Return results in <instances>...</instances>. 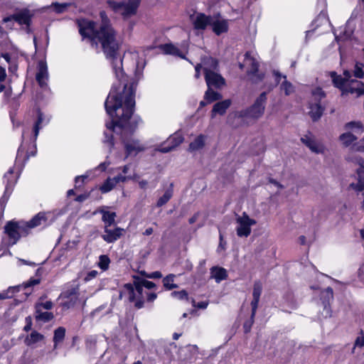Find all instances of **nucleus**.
<instances>
[{
  "label": "nucleus",
  "mask_w": 364,
  "mask_h": 364,
  "mask_svg": "<svg viewBox=\"0 0 364 364\" xmlns=\"http://www.w3.org/2000/svg\"><path fill=\"white\" fill-rule=\"evenodd\" d=\"M210 26H212L213 32L218 36L227 32L228 29V21L225 19H215L212 18Z\"/></svg>",
  "instance_id": "obj_29"
},
{
  "label": "nucleus",
  "mask_w": 364,
  "mask_h": 364,
  "mask_svg": "<svg viewBox=\"0 0 364 364\" xmlns=\"http://www.w3.org/2000/svg\"><path fill=\"white\" fill-rule=\"evenodd\" d=\"M110 263V259L107 255H102L99 257L97 266L102 270L106 271L108 269Z\"/></svg>",
  "instance_id": "obj_40"
},
{
  "label": "nucleus",
  "mask_w": 364,
  "mask_h": 364,
  "mask_svg": "<svg viewBox=\"0 0 364 364\" xmlns=\"http://www.w3.org/2000/svg\"><path fill=\"white\" fill-rule=\"evenodd\" d=\"M124 147L127 151V156L125 159L128 156H135L139 152L143 151L145 150V147L139 143L138 140H135L134 139H123Z\"/></svg>",
  "instance_id": "obj_21"
},
{
  "label": "nucleus",
  "mask_w": 364,
  "mask_h": 364,
  "mask_svg": "<svg viewBox=\"0 0 364 364\" xmlns=\"http://www.w3.org/2000/svg\"><path fill=\"white\" fill-rule=\"evenodd\" d=\"M16 290V287H9L6 291L0 292V300L11 298Z\"/></svg>",
  "instance_id": "obj_46"
},
{
  "label": "nucleus",
  "mask_w": 364,
  "mask_h": 364,
  "mask_svg": "<svg viewBox=\"0 0 364 364\" xmlns=\"http://www.w3.org/2000/svg\"><path fill=\"white\" fill-rule=\"evenodd\" d=\"M161 49L165 54L172 55L181 58H185L186 54L188 53V43L183 42L181 44L180 48L172 43H166L161 45Z\"/></svg>",
  "instance_id": "obj_14"
},
{
  "label": "nucleus",
  "mask_w": 364,
  "mask_h": 364,
  "mask_svg": "<svg viewBox=\"0 0 364 364\" xmlns=\"http://www.w3.org/2000/svg\"><path fill=\"white\" fill-rule=\"evenodd\" d=\"M65 328L64 327H58L54 331L53 343L54 349L57 348L58 345L65 338Z\"/></svg>",
  "instance_id": "obj_37"
},
{
  "label": "nucleus",
  "mask_w": 364,
  "mask_h": 364,
  "mask_svg": "<svg viewBox=\"0 0 364 364\" xmlns=\"http://www.w3.org/2000/svg\"><path fill=\"white\" fill-rule=\"evenodd\" d=\"M45 336L36 330L32 331L24 339V343L29 347H35L38 343L43 342Z\"/></svg>",
  "instance_id": "obj_26"
},
{
  "label": "nucleus",
  "mask_w": 364,
  "mask_h": 364,
  "mask_svg": "<svg viewBox=\"0 0 364 364\" xmlns=\"http://www.w3.org/2000/svg\"><path fill=\"white\" fill-rule=\"evenodd\" d=\"M53 306V304L51 301H43L42 298L39 299L38 302L35 304V309H46L50 310Z\"/></svg>",
  "instance_id": "obj_41"
},
{
  "label": "nucleus",
  "mask_w": 364,
  "mask_h": 364,
  "mask_svg": "<svg viewBox=\"0 0 364 364\" xmlns=\"http://www.w3.org/2000/svg\"><path fill=\"white\" fill-rule=\"evenodd\" d=\"M137 178V176L129 177L119 174L114 178H108L100 187V190L102 193H106L112 191L119 182H125L128 179L136 180Z\"/></svg>",
  "instance_id": "obj_15"
},
{
  "label": "nucleus",
  "mask_w": 364,
  "mask_h": 364,
  "mask_svg": "<svg viewBox=\"0 0 364 364\" xmlns=\"http://www.w3.org/2000/svg\"><path fill=\"white\" fill-rule=\"evenodd\" d=\"M273 74L275 76L277 83H279L282 79L283 81L280 85V89L286 95H289L294 92V87L287 80L286 75H282L278 71L274 70Z\"/></svg>",
  "instance_id": "obj_24"
},
{
  "label": "nucleus",
  "mask_w": 364,
  "mask_h": 364,
  "mask_svg": "<svg viewBox=\"0 0 364 364\" xmlns=\"http://www.w3.org/2000/svg\"><path fill=\"white\" fill-rule=\"evenodd\" d=\"M5 232L7 234L9 245H15L21 236H26L28 231L24 224L9 222L5 226Z\"/></svg>",
  "instance_id": "obj_9"
},
{
  "label": "nucleus",
  "mask_w": 364,
  "mask_h": 364,
  "mask_svg": "<svg viewBox=\"0 0 364 364\" xmlns=\"http://www.w3.org/2000/svg\"><path fill=\"white\" fill-rule=\"evenodd\" d=\"M201 68L203 69V60L201 61V63L197 64L195 67V70H196L195 77L196 78H199L200 75V70Z\"/></svg>",
  "instance_id": "obj_56"
},
{
  "label": "nucleus",
  "mask_w": 364,
  "mask_h": 364,
  "mask_svg": "<svg viewBox=\"0 0 364 364\" xmlns=\"http://www.w3.org/2000/svg\"><path fill=\"white\" fill-rule=\"evenodd\" d=\"M100 213L102 215V220L105 223V225L110 227L114 224L117 216L114 212L102 210Z\"/></svg>",
  "instance_id": "obj_36"
},
{
  "label": "nucleus",
  "mask_w": 364,
  "mask_h": 364,
  "mask_svg": "<svg viewBox=\"0 0 364 364\" xmlns=\"http://www.w3.org/2000/svg\"><path fill=\"white\" fill-rule=\"evenodd\" d=\"M54 315L52 312L43 311L41 309H35V318L36 321L48 322L53 319Z\"/></svg>",
  "instance_id": "obj_33"
},
{
  "label": "nucleus",
  "mask_w": 364,
  "mask_h": 364,
  "mask_svg": "<svg viewBox=\"0 0 364 364\" xmlns=\"http://www.w3.org/2000/svg\"><path fill=\"white\" fill-rule=\"evenodd\" d=\"M141 0H128L127 2L107 0V4L115 13L120 14L124 18L134 15Z\"/></svg>",
  "instance_id": "obj_7"
},
{
  "label": "nucleus",
  "mask_w": 364,
  "mask_h": 364,
  "mask_svg": "<svg viewBox=\"0 0 364 364\" xmlns=\"http://www.w3.org/2000/svg\"><path fill=\"white\" fill-rule=\"evenodd\" d=\"M70 5V4L68 3L59 4L58 2H53L50 5V7H53L56 13L60 14L64 12Z\"/></svg>",
  "instance_id": "obj_44"
},
{
  "label": "nucleus",
  "mask_w": 364,
  "mask_h": 364,
  "mask_svg": "<svg viewBox=\"0 0 364 364\" xmlns=\"http://www.w3.org/2000/svg\"><path fill=\"white\" fill-rule=\"evenodd\" d=\"M257 221L250 218L246 213H243L241 215L236 218V232L240 237H247L251 234V227L256 225Z\"/></svg>",
  "instance_id": "obj_10"
},
{
  "label": "nucleus",
  "mask_w": 364,
  "mask_h": 364,
  "mask_svg": "<svg viewBox=\"0 0 364 364\" xmlns=\"http://www.w3.org/2000/svg\"><path fill=\"white\" fill-rule=\"evenodd\" d=\"M228 276L227 270L223 267L215 266L210 269V277L214 279L216 283H220L226 279Z\"/></svg>",
  "instance_id": "obj_27"
},
{
  "label": "nucleus",
  "mask_w": 364,
  "mask_h": 364,
  "mask_svg": "<svg viewBox=\"0 0 364 364\" xmlns=\"http://www.w3.org/2000/svg\"><path fill=\"white\" fill-rule=\"evenodd\" d=\"M109 164H110V162H109V161H105V162L101 163V164L98 166L97 168H100V169H101L102 171H105V170L107 168V167Z\"/></svg>",
  "instance_id": "obj_58"
},
{
  "label": "nucleus",
  "mask_w": 364,
  "mask_h": 364,
  "mask_svg": "<svg viewBox=\"0 0 364 364\" xmlns=\"http://www.w3.org/2000/svg\"><path fill=\"white\" fill-rule=\"evenodd\" d=\"M331 77L334 85L341 91L342 96L350 94L358 97L364 95V82L352 79L350 71L345 70L343 77L333 73Z\"/></svg>",
  "instance_id": "obj_3"
},
{
  "label": "nucleus",
  "mask_w": 364,
  "mask_h": 364,
  "mask_svg": "<svg viewBox=\"0 0 364 364\" xmlns=\"http://www.w3.org/2000/svg\"><path fill=\"white\" fill-rule=\"evenodd\" d=\"M206 139L207 136L205 135H198L193 141L190 143L188 149V151L193 153L203 149L205 146Z\"/></svg>",
  "instance_id": "obj_30"
},
{
  "label": "nucleus",
  "mask_w": 364,
  "mask_h": 364,
  "mask_svg": "<svg viewBox=\"0 0 364 364\" xmlns=\"http://www.w3.org/2000/svg\"><path fill=\"white\" fill-rule=\"evenodd\" d=\"M171 296L177 299H179V300H183V299L188 300V293L186 290L173 291L171 293Z\"/></svg>",
  "instance_id": "obj_45"
},
{
  "label": "nucleus",
  "mask_w": 364,
  "mask_h": 364,
  "mask_svg": "<svg viewBox=\"0 0 364 364\" xmlns=\"http://www.w3.org/2000/svg\"><path fill=\"white\" fill-rule=\"evenodd\" d=\"M50 118L44 115L40 110L37 112V120L32 127H26L23 129V142L17 151L16 164L20 162L23 164L31 156H35L36 146L35 141L38 137L39 130L48 124Z\"/></svg>",
  "instance_id": "obj_2"
},
{
  "label": "nucleus",
  "mask_w": 364,
  "mask_h": 364,
  "mask_svg": "<svg viewBox=\"0 0 364 364\" xmlns=\"http://www.w3.org/2000/svg\"><path fill=\"white\" fill-rule=\"evenodd\" d=\"M301 140L312 152L316 154L324 153L325 146L323 144L316 141L311 136L305 135Z\"/></svg>",
  "instance_id": "obj_22"
},
{
  "label": "nucleus",
  "mask_w": 364,
  "mask_h": 364,
  "mask_svg": "<svg viewBox=\"0 0 364 364\" xmlns=\"http://www.w3.org/2000/svg\"><path fill=\"white\" fill-rule=\"evenodd\" d=\"M192 304L194 307L201 309H206L208 305L207 301H200L196 304L194 299H192Z\"/></svg>",
  "instance_id": "obj_48"
},
{
  "label": "nucleus",
  "mask_w": 364,
  "mask_h": 364,
  "mask_svg": "<svg viewBox=\"0 0 364 364\" xmlns=\"http://www.w3.org/2000/svg\"><path fill=\"white\" fill-rule=\"evenodd\" d=\"M364 65L361 63H356L353 70V75L357 78H363L364 77Z\"/></svg>",
  "instance_id": "obj_43"
},
{
  "label": "nucleus",
  "mask_w": 364,
  "mask_h": 364,
  "mask_svg": "<svg viewBox=\"0 0 364 364\" xmlns=\"http://www.w3.org/2000/svg\"><path fill=\"white\" fill-rule=\"evenodd\" d=\"M203 71L208 87L220 89L225 84V80L219 73L218 61L211 58H203Z\"/></svg>",
  "instance_id": "obj_4"
},
{
  "label": "nucleus",
  "mask_w": 364,
  "mask_h": 364,
  "mask_svg": "<svg viewBox=\"0 0 364 364\" xmlns=\"http://www.w3.org/2000/svg\"><path fill=\"white\" fill-rule=\"evenodd\" d=\"M132 56L133 59H135L136 61V70H135V76L138 79H139L142 75L143 69L145 67V60L141 58H139V53L137 52L132 53Z\"/></svg>",
  "instance_id": "obj_32"
},
{
  "label": "nucleus",
  "mask_w": 364,
  "mask_h": 364,
  "mask_svg": "<svg viewBox=\"0 0 364 364\" xmlns=\"http://www.w3.org/2000/svg\"><path fill=\"white\" fill-rule=\"evenodd\" d=\"M88 176L87 175H82L80 176H77L75 178V186H80L81 184L83 183L84 181L87 178Z\"/></svg>",
  "instance_id": "obj_51"
},
{
  "label": "nucleus",
  "mask_w": 364,
  "mask_h": 364,
  "mask_svg": "<svg viewBox=\"0 0 364 364\" xmlns=\"http://www.w3.org/2000/svg\"><path fill=\"white\" fill-rule=\"evenodd\" d=\"M38 70L36 73V78L38 85L41 87H47V82L48 80V72L46 62L40 60L38 63Z\"/></svg>",
  "instance_id": "obj_20"
},
{
  "label": "nucleus",
  "mask_w": 364,
  "mask_h": 364,
  "mask_svg": "<svg viewBox=\"0 0 364 364\" xmlns=\"http://www.w3.org/2000/svg\"><path fill=\"white\" fill-rule=\"evenodd\" d=\"M155 284L152 282L143 280L134 284H126L123 290L120 292L119 298L122 299L123 294H127L130 301L135 302V306L140 309L144 304V287L147 289H152Z\"/></svg>",
  "instance_id": "obj_5"
},
{
  "label": "nucleus",
  "mask_w": 364,
  "mask_h": 364,
  "mask_svg": "<svg viewBox=\"0 0 364 364\" xmlns=\"http://www.w3.org/2000/svg\"><path fill=\"white\" fill-rule=\"evenodd\" d=\"M183 141V137L180 132H175L173 135L168 138L164 144H168L167 146H164V144L161 145V147L157 149L156 150L163 152L167 153L173 150L174 148L180 145Z\"/></svg>",
  "instance_id": "obj_18"
},
{
  "label": "nucleus",
  "mask_w": 364,
  "mask_h": 364,
  "mask_svg": "<svg viewBox=\"0 0 364 364\" xmlns=\"http://www.w3.org/2000/svg\"><path fill=\"white\" fill-rule=\"evenodd\" d=\"M101 23L85 18H78L76 23L79 33L83 39H87L92 46L100 44L106 57L111 60L113 71L119 85H113L105 102L107 114L112 122L106 124L107 128L115 132L116 128L122 129L123 132H132L139 122V117L131 119L135 106L136 86L128 85L127 76L122 68V59L119 55L121 46L117 33L113 28L105 11L100 13Z\"/></svg>",
  "instance_id": "obj_1"
},
{
  "label": "nucleus",
  "mask_w": 364,
  "mask_h": 364,
  "mask_svg": "<svg viewBox=\"0 0 364 364\" xmlns=\"http://www.w3.org/2000/svg\"><path fill=\"white\" fill-rule=\"evenodd\" d=\"M174 278L175 275L171 274L163 279L164 286L166 289L171 290L178 287L177 284L173 283Z\"/></svg>",
  "instance_id": "obj_39"
},
{
  "label": "nucleus",
  "mask_w": 364,
  "mask_h": 364,
  "mask_svg": "<svg viewBox=\"0 0 364 364\" xmlns=\"http://www.w3.org/2000/svg\"><path fill=\"white\" fill-rule=\"evenodd\" d=\"M153 231L154 230L152 228H148L147 229L145 230L143 234L144 235H150L153 233Z\"/></svg>",
  "instance_id": "obj_64"
},
{
  "label": "nucleus",
  "mask_w": 364,
  "mask_h": 364,
  "mask_svg": "<svg viewBox=\"0 0 364 364\" xmlns=\"http://www.w3.org/2000/svg\"><path fill=\"white\" fill-rule=\"evenodd\" d=\"M355 347H364V335H361L360 336H358L355 342Z\"/></svg>",
  "instance_id": "obj_52"
},
{
  "label": "nucleus",
  "mask_w": 364,
  "mask_h": 364,
  "mask_svg": "<svg viewBox=\"0 0 364 364\" xmlns=\"http://www.w3.org/2000/svg\"><path fill=\"white\" fill-rule=\"evenodd\" d=\"M198 218V213H196L193 217H191L189 219V223L190 224L194 223L197 220Z\"/></svg>",
  "instance_id": "obj_63"
},
{
  "label": "nucleus",
  "mask_w": 364,
  "mask_h": 364,
  "mask_svg": "<svg viewBox=\"0 0 364 364\" xmlns=\"http://www.w3.org/2000/svg\"><path fill=\"white\" fill-rule=\"evenodd\" d=\"M346 130H353L358 134H362L364 132V125L360 121H351L344 125Z\"/></svg>",
  "instance_id": "obj_35"
},
{
  "label": "nucleus",
  "mask_w": 364,
  "mask_h": 364,
  "mask_svg": "<svg viewBox=\"0 0 364 364\" xmlns=\"http://www.w3.org/2000/svg\"><path fill=\"white\" fill-rule=\"evenodd\" d=\"M139 186L141 189H146L148 186V182L145 180L139 181Z\"/></svg>",
  "instance_id": "obj_59"
},
{
  "label": "nucleus",
  "mask_w": 364,
  "mask_h": 364,
  "mask_svg": "<svg viewBox=\"0 0 364 364\" xmlns=\"http://www.w3.org/2000/svg\"><path fill=\"white\" fill-rule=\"evenodd\" d=\"M146 296H147V299L149 301H154L156 298V295L155 294H154V293L146 292Z\"/></svg>",
  "instance_id": "obj_60"
},
{
  "label": "nucleus",
  "mask_w": 364,
  "mask_h": 364,
  "mask_svg": "<svg viewBox=\"0 0 364 364\" xmlns=\"http://www.w3.org/2000/svg\"><path fill=\"white\" fill-rule=\"evenodd\" d=\"M161 277H162V274L159 271L153 272L151 274L147 275V277L151 278V279H158V278H161Z\"/></svg>",
  "instance_id": "obj_55"
},
{
  "label": "nucleus",
  "mask_w": 364,
  "mask_h": 364,
  "mask_svg": "<svg viewBox=\"0 0 364 364\" xmlns=\"http://www.w3.org/2000/svg\"><path fill=\"white\" fill-rule=\"evenodd\" d=\"M60 298L64 300L62 306L64 308L70 309L73 307L79 300L78 287H74L61 293Z\"/></svg>",
  "instance_id": "obj_12"
},
{
  "label": "nucleus",
  "mask_w": 364,
  "mask_h": 364,
  "mask_svg": "<svg viewBox=\"0 0 364 364\" xmlns=\"http://www.w3.org/2000/svg\"><path fill=\"white\" fill-rule=\"evenodd\" d=\"M312 97L309 102V114L313 121L319 119L324 111V107L320 104V100L326 97L324 92L317 87L312 91Z\"/></svg>",
  "instance_id": "obj_8"
},
{
  "label": "nucleus",
  "mask_w": 364,
  "mask_h": 364,
  "mask_svg": "<svg viewBox=\"0 0 364 364\" xmlns=\"http://www.w3.org/2000/svg\"><path fill=\"white\" fill-rule=\"evenodd\" d=\"M355 162L359 166V168L356 170L358 182L352 183L351 186L356 191L363 192L364 194V159L361 156H357L355 159Z\"/></svg>",
  "instance_id": "obj_17"
},
{
  "label": "nucleus",
  "mask_w": 364,
  "mask_h": 364,
  "mask_svg": "<svg viewBox=\"0 0 364 364\" xmlns=\"http://www.w3.org/2000/svg\"><path fill=\"white\" fill-rule=\"evenodd\" d=\"M225 242H224V240H223V235L220 233V244H219V247L218 248H222V249H225Z\"/></svg>",
  "instance_id": "obj_61"
},
{
  "label": "nucleus",
  "mask_w": 364,
  "mask_h": 364,
  "mask_svg": "<svg viewBox=\"0 0 364 364\" xmlns=\"http://www.w3.org/2000/svg\"><path fill=\"white\" fill-rule=\"evenodd\" d=\"M245 65L251 66V69L247 71V75L251 76L250 80L252 83H258L264 79L263 73H257L259 66L258 63L250 55L249 52H247L245 54L244 64L240 63V68L243 69Z\"/></svg>",
  "instance_id": "obj_11"
},
{
  "label": "nucleus",
  "mask_w": 364,
  "mask_h": 364,
  "mask_svg": "<svg viewBox=\"0 0 364 364\" xmlns=\"http://www.w3.org/2000/svg\"><path fill=\"white\" fill-rule=\"evenodd\" d=\"M230 105V100H225L215 104L212 110V117H214L217 114L220 115L224 114Z\"/></svg>",
  "instance_id": "obj_31"
},
{
  "label": "nucleus",
  "mask_w": 364,
  "mask_h": 364,
  "mask_svg": "<svg viewBox=\"0 0 364 364\" xmlns=\"http://www.w3.org/2000/svg\"><path fill=\"white\" fill-rule=\"evenodd\" d=\"M267 93L263 92L255 100L254 104L249 108L242 110L236 114L238 117L257 119L260 118L265 109Z\"/></svg>",
  "instance_id": "obj_6"
},
{
  "label": "nucleus",
  "mask_w": 364,
  "mask_h": 364,
  "mask_svg": "<svg viewBox=\"0 0 364 364\" xmlns=\"http://www.w3.org/2000/svg\"><path fill=\"white\" fill-rule=\"evenodd\" d=\"M124 232V229L119 227L112 228V226L105 225L102 237L107 243H112L119 239Z\"/></svg>",
  "instance_id": "obj_16"
},
{
  "label": "nucleus",
  "mask_w": 364,
  "mask_h": 364,
  "mask_svg": "<svg viewBox=\"0 0 364 364\" xmlns=\"http://www.w3.org/2000/svg\"><path fill=\"white\" fill-rule=\"evenodd\" d=\"M212 17L204 14L196 13L191 16V21L196 30H205L208 25H210Z\"/></svg>",
  "instance_id": "obj_19"
},
{
  "label": "nucleus",
  "mask_w": 364,
  "mask_h": 364,
  "mask_svg": "<svg viewBox=\"0 0 364 364\" xmlns=\"http://www.w3.org/2000/svg\"><path fill=\"white\" fill-rule=\"evenodd\" d=\"M47 214L46 213H39L35 215L29 222L24 224L28 230L31 228H33L40 225H47Z\"/></svg>",
  "instance_id": "obj_28"
},
{
  "label": "nucleus",
  "mask_w": 364,
  "mask_h": 364,
  "mask_svg": "<svg viewBox=\"0 0 364 364\" xmlns=\"http://www.w3.org/2000/svg\"><path fill=\"white\" fill-rule=\"evenodd\" d=\"M222 97L221 95L218 92L213 90L211 88H208L207 91L205 93V100H207L208 102H211L219 100Z\"/></svg>",
  "instance_id": "obj_38"
},
{
  "label": "nucleus",
  "mask_w": 364,
  "mask_h": 364,
  "mask_svg": "<svg viewBox=\"0 0 364 364\" xmlns=\"http://www.w3.org/2000/svg\"><path fill=\"white\" fill-rule=\"evenodd\" d=\"M6 77V70L4 68L0 67V82L4 81Z\"/></svg>",
  "instance_id": "obj_57"
},
{
  "label": "nucleus",
  "mask_w": 364,
  "mask_h": 364,
  "mask_svg": "<svg viewBox=\"0 0 364 364\" xmlns=\"http://www.w3.org/2000/svg\"><path fill=\"white\" fill-rule=\"evenodd\" d=\"M40 283V280L38 279H30L28 282L25 284V287H29L31 286H34Z\"/></svg>",
  "instance_id": "obj_54"
},
{
  "label": "nucleus",
  "mask_w": 364,
  "mask_h": 364,
  "mask_svg": "<svg viewBox=\"0 0 364 364\" xmlns=\"http://www.w3.org/2000/svg\"><path fill=\"white\" fill-rule=\"evenodd\" d=\"M17 178V176L14 174L13 168H10L4 174V179L6 182V188L4 197H5L6 195L9 196L11 193L13 188L16 183Z\"/></svg>",
  "instance_id": "obj_25"
},
{
  "label": "nucleus",
  "mask_w": 364,
  "mask_h": 364,
  "mask_svg": "<svg viewBox=\"0 0 364 364\" xmlns=\"http://www.w3.org/2000/svg\"><path fill=\"white\" fill-rule=\"evenodd\" d=\"M269 182L272 184H274V186H276L277 187H278L279 188H283L284 186L279 183V182H277V181H275L274 179H272V178H270L269 179Z\"/></svg>",
  "instance_id": "obj_62"
},
{
  "label": "nucleus",
  "mask_w": 364,
  "mask_h": 364,
  "mask_svg": "<svg viewBox=\"0 0 364 364\" xmlns=\"http://www.w3.org/2000/svg\"><path fill=\"white\" fill-rule=\"evenodd\" d=\"M262 291V283L259 281H256L254 283L253 286V291H252V301L251 302L252 306V314H251V318L253 319V318L255 316L257 309L258 307V304L259 302L260 296Z\"/></svg>",
  "instance_id": "obj_23"
},
{
  "label": "nucleus",
  "mask_w": 364,
  "mask_h": 364,
  "mask_svg": "<svg viewBox=\"0 0 364 364\" xmlns=\"http://www.w3.org/2000/svg\"><path fill=\"white\" fill-rule=\"evenodd\" d=\"M25 321H26V326L23 327V331H29L31 330V328H32V318L30 316L26 317L25 318Z\"/></svg>",
  "instance_id": "obj_49"
},
{
  "label": "nucleus",
  "mask_w": 364,
  "mask_h": 364,
  "mask_svg": "<svg viewBox=\"0 0 364 364\" xmlns=\"http://www.w3.org/2000/svg\"><path fill=\"white\" fill-rule=\"evenodd\" d=\"M105 139L103 140L104 144L107 146L109 151H111V149L114 146L113 142V136L112 134H108L107 132H105Z\"/></svg>",
  "instance_id": "obj_47"
},
{
  "label": "nucleus",
  "mask_w": 364,
  "mask_h": 364,
  "mask_svg": "<svg viewBox=\"0 0 364 364\" xmlns=\"http://www.w3.org/2000/svg\"><path fill=\"white\" fill-rule=\"evenodd\" d=\"M33 14L28 9H22L13 15L4 17L3 18L4 23H8L11 21H15L20 25L29 26Z\"/></svg>",
  "instance_id": "obj_13"
},
{
  "label": "nucleus",
  "mask_w": 364,
  "mask_h": 364,
  "mask_svg": "<svg viewBox=\"0 0 364 364\" xmlns=\"http://www.w3.org/2000/svg\"><path fill=\"white\" fill-rule=\"evenodd\" d=\"M355 150L358 152H364V143L361 142V139L360 141L354 144Z\"/></svg>",
  "instance_id": "obj_53"
},
{
  "label": "nucleus",
  "mask_w": 364,
  "mask_h": 364,
  "mask_svg": "<svg viewBox=\"0 0 364 364\" xmlns=\"http://www.w3.org/2000/svg\"><path fill=\"white\" fill-rule=\"evenodd\" d=\"M98 274V272L97 270H91L90 271L85 277V281H90L94 278H95Z\"/></svg>",
  "instance_id": "obj_50"
},
{
  "label": "nucleus",
  "mask_w": 364,
  "mask_h": 364,
  "mask_svg": "<svg viewBox=\"0 0 364 364\" xmlns=\"http://www.w3.org/2000/svg\"><path fill=\"white\" fill-rule=\"evenodd\" d=\"M172 190L171 189H168L164 193V195L159 198V199L157 201V206L159 207H161L162 205H164V204H166L170 199L172 197Z\"/></svg>",
  "instance_id": "obj_42"
},
{
  "label": "nucleus",
  "mask_w": 364,
  "mask_h": 364,
  "mask_svg": "<svg viewBox=\"0 0 364 364\" xmlns=\"http://www.w3.org/2000/svg\"><path fill=\"white\" fill-rule=\"evenodd\" d=\"M339 140L345 147H348L357 140V136L351 132H347L339 136Z\"/></svg>",
  "instance_id": "obj_34"
}]
</instances>
